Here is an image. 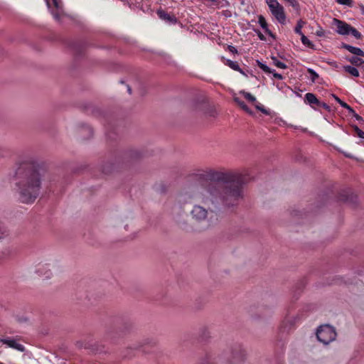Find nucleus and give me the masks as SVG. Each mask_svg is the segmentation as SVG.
Instances as JSON below:
<instances>
[{
    "label": "nucleus",
    "instance_id": "1",
    "mask_svg": "<svg viewBox=\"0 0 364 364\" xmlns=\"http://www.w3.org/2000/svg\"><path fill=\"white\" fill-rule=\"evenodd\" d=\"M14 178L21 201L33 203L38 197L41 188L40 173L28 168L26 164H22L16 168Z\"/></svg>",
    "mask_w": 364,
    "mask_h": 364
},
{
    "label": "nucleus",
    "instance_id": "2",
    "mask_svg": "<svg viewBox=\"0 0 364 364\" xmlns=\"http://www.w3.org/2000/svg\"><path fill=\"white\" fill-rule=\"evenodd\" d=\"M243 192L240 186H232L223 191L219 188L211 186L203 190L198 199L204 205L210 207L221 201L227 206L235 205L242 198Z\"/></svg>",
    "mask_w": 364,
    "mask_h": 364
},
{
    "label": "nucleus",
    "instance_id": "3",
    "mask_svg": "<svg viewBox=\"0 0 364 364\" xmlns=\"http://www.w3.org/2000/svg\"><path fill=\"white\" fill-rule=\"evenodd\" d=\"M336 336V330L329 325H322L316 331V338L323 345H328L335 341Z\"/></svg>",
    "mask_w": 364,
    "mask_h": 364
},
{
    "label": "nucleus",
    "instance_id": "4",
    "mask_svg": "<svg viewBox=\"0 0 364 364\" xmlns=\"http://www.w3.org/2000/svg\"><path fill=\"white\" fill-rule=\"evenodd\" d=\"M333 25L336 27V32L340 35L346 36L351 34L356 39L361 38V34L359 31L344 21L333 18Z\"/></svg>",
    "mask_w": 364,
    "mask_h": 364
},
{
    "label": "nucleus",
    "instance_id": "5",
    "mask_svg": "<svg viewBox=\"0 0 364 364\" xmlns=\"http://www.w3.org/2000/svg\"><path fill=\"white\" fill-rule=\"evenodd\" d=\"M266 3L272 13L280 23H284L286 21V16L283 6L277 1V0H266Z\"/></svg>",
    "mask_w": 364,
    "mask_h": 364
},
{
    "label": "nucleus",
    "instance_id": "6",
    "mask_svg": "<svg viewBox=\"0 0 364 364\" xmlns=\"http://www.w3.org/2000/svg\"><path fill=\"white\" fill-rule=\"evenodd\" d=\"M46 2L53 16L56 20H60L64 14L61 0H46Z\"/></svg>",
    "mask_w": 364,
    "mask_h": 364
},
{
    "label": "nucleus",
    "instance_id": "7",
    "mask_svg": "<svg viewBox=\"0 0 364 364\" xmlns=\"http://www.w3.org/2000/svg\"><path fill=\"white\" fill-rule=\"evenodd\" d=\"M208 215V210L201 205H194L191 215L193 220L197 222H202L207 219Z\"/></svg>",
    "mask_w": 364,
    "mask_h": 364
},
{
    "label": "nucleus",
    "instance_id": "8",
    "mask_svg": "<svg viewBox=\"0 0 364 364\" xmlns=\"http://www.w3.org/2000/svg\"><path fill=\"white\" fill-rule=\"evenodd\" d=\"M0 342L6 345L7 347L13 348L14 350H16L20 352H24L25 351V347L23 345L19 343V341L16 338H2L0 340Z\"/></svg>",
    "mask_w": 364,
    "mask_h": 364
},
{
    "label": "nucleus",
    "instance_id": "9",
    "mask_svg": "<svg viewBox=\"0 0 364 364\" xmlns=\"http://www.w3.org/2000/svg\"><path fill=\"white\" fill-rule=\"evenodd\" d=\"M157 14L161 19L164 20L166 22L170 23H175L176 22V19L174 16H171L163 10H159L157 11Z\"/></svg>",
    "mask_w": 364,
    "mask_h": 364
},
{
    "label": "nucleus",
    "instance_id": "10",
    "mask_svg": "<svg viewBox=\"0 0 364 364\" xmlns=\"http://www.w3.org/2000/svg\"><path fill=\"white\" fill-rule=\"evenodd\" d=\"M343 47L353 54L358 56H364V52L359 48L353 47L349 45H344Z\"/></svg>",
    "mask_w": 364,
    "mask_h": 364
},
{
    "label": "nucleus",
    "instance_id": "11",
    "mask_svg": "<svg viewBox=\"0 0 364 364\" xmlns=\"http://www.w3.org/2000/svg\"><path fill=\"white\" fill-rule=\"evenodd\" d=\"M258 23L267 33L272 36V33L268 28L267 23L266 22V20L264 16H259Z\"/></svg>",
    "mask_w": 364,
    "mask_h": 364
},
{
    "label": "nucleus",
    "instance_id": "12",
    "mask_svg": "<svg viewBox=\"0 0 364 364\" xmlns=\"http://www.w3.org/2000/svg\"><path fill=\"white\" fill-rule=\"evenodd\" d=\"M305 99L310 105L315 104L318 105L320 104V102L318 100L316 97L312 93H306L305 95Z\"/></svg>",
    "mask_w": 364,
    "mask_h": 364
},
{
    "label": "nucleus",
    "instance_id": "13",
    "mask_svg": "<svg viewBox=\"0 0 364 364\" xmlns=\"http://www.w3.org/2000/svg\"><path fill=\"white\" fill-rule=\"evenodd\" d=\"M234 101L246 112L250 114H252V112L248 108V107L245 104L244 102L240 100L238 97H235Z\"/></svg>",
    "mask_w": 364,
    "mask_h": 364
},
{
    "label": "nucleus",
    "instance_id": "14",
    "mask_svg": "<svg viewBox=\"0 0 364 364\" xmlns=\"http://www.w3.org/2000/svg\"><path fill=\"white\" fill-rule=\"evenodd\" d=\"M343 69L345 71L350 74L351 75L354 77H358L359 76V71L357 68L352 67L350 65L344 66Z\"/></svg>",
    "mask_w": 364,
    "mask_h": 364
},
{
    "label": "nucleus",
    "instance_id": "15",
    "mask_svg": "<svg viewBox=\"0 0 364 364\" xmlns=\"http://www.w3.org/2000/svg\"><path fill=\"white\" fill-rule=\"evenodd\" d=\"M225 64L234 70L240 71V68L237 62L230 60H225Z\"/></svg>",
    "mask_w": 364,
    "mask_h": 364
},
{
    "label": "nucleus",
    "instance_id": "16",
    "mask_svg": "<svg viewBox=\"0 0 364 364\" xmlns=\"http://www.w3.org/2000/svg\"><path fill=\"white\" fill-rule=\"evenodd\" d=\"M333 98L336 100V101L341 105V106L346 109H348L349 112H353V109L345 102L342 101L340 98H338L337 96L333 95Z\"/></svg>",
    "mask_w": 364,
    "mask_h": 364
},
{
    "label": "nucleus",
    "instance_id": "17",
    "mask_svg": "<svg viewBox=\"0 0 364 364\" xmlns=\"http://www.w3.org/2000/svg\"><path fill=\"white\" fill-rule=\"evenodd\" d=\"M304 24H305V22L303 21L302 20L298 21L296 26L294 28L295 33L300 36H301V34H304L301 31V28L304 27Z\"/></svg>",
    "mask_w": 364,
    "mask_h": 364
},
{
    "label": "nucleus",
    "instance_id": "18",
    "mask_svg": "<svg viewBox=\"0 0 364 364\" xmlns=\"http://www.w3.org/2000/svg\"><path fill=\"white\" fill-rule=\"evenodd\" d=\"M240 94L242 95L245 99L247 100L252 102H256V98L253 95H252L250 93L247 92L244 90H242L240 92Z\"/></svg>",
    "mask_w": 364,
    "mask_h": 364
},
{
    "label": "nucleus",
    "instance_id": "19",
    "mask_svg": "<svg viewBox=\"0 0 364 364\" xmlns=\"http://www.w3.org/2000/svg\"><path fill=\"white\" fill-rule=\"evenodd\" d=\"M272 59L274 65L277 68L281 69H285L287 68V65L284 63L279 61L277 58L273 57Z\"/></svg>",
    "mask_w": 364,
    "mask_h": 364
},
{
    "label": "nucleus",
    "instance_id": "20",
    "mask_svg": "<svg viewBox=\"0 0 364 364\" xmlns=\"http://www.w3.org/2000/svg\"><path fill=\"white\" fill-rule=\"evenodd\" d=\"M307 70L310 75V79L313 82H315L316 80L318 78V75L313 69L308 68Z\"/></svg>",
    "mask_w": 364,
    "mask_h": 364
},
{
    "label": "nucleus",
    "instance_id": "21",
    "mask_svg": "<svg viewBox=\"0 0 364 364\" xmlns=\"http://www.w3.org/2000/svg\"><path fill=\"white\" fill-rule=\"evenodd\" d=\"M255 108L258 110H259L260 112H262L263 114H266V115H268L269 114V111L267 110V109H265L264 107V106L262 105H261L260 103L259 102H256L255 104Z\"/></svg>",
    "mask_w": 364,
    "mask_h": 364
},
{
    "label": "nucleus",
    "instance_id": "22",
    "mask_svg": "<svg viewBox=\"0 0 364 364\" xmlns=\"http://www.w3.org/2000/svg\"><path fill=\"white\" fill-rule=\"evenodd\" d=\"M301 40L304 46H306L308 47H311L313 46L312 43L307 38V37L305 36L304 34H301Z\"/></svg>",
    "mask_w": 364,
    "mask_h": 364
},
{
    "label": "nucleus",
    "instance_id": "23",
    "mask_svg": "<svg viewBox=\"0 0 364 364\" xmlns=\"http://www.w3.org/2000/svg\"><path fill=\"white\" fill-rule=\"evenodd\" d=\"M350 61L356 65H360L362 64H364V60L358 57H353Z\"/></svg>",
    "mask_w": 364,
    "mask_h": 364
},
{
    "label": "nucleus",
    "instance_id": "24",
    "mask_svg": "<svg viewBox=\"0 0 364 364\" xmlns=\"http://www.w3.org/2000/svg\"><path fill=\"white\" fill-rule=\"evenodd\" d=\"M259 68L265 73H273V70L269 68L267 65H266L264 63H259Z\"/></svg>",
    "mask_w": 364,
    "mask_h": 364
},
{
    "label": "nucleus",
    "instance_id": "25",
    "mask_svg": "<svg viewBox=\"0 0 364 364\" xmlns=\"http://www.w3.org/2000/svg\"><path fill=\"white\" fill-rule=\"evenodd\" d=\"M288 2L294 9L298 10L299 9V4L297 0H284Z\"/></svg>",
    "mask_w": 364,
    "mask_h": 364
},
{
    "label": "nucleus",
    "instance_id": "26",
    "mask_svg": "<svg viewBox=\"0 0 364 364\" xmlns=\"http://www.w3.org/2000/svg\"><path fill=\"white\" fill-rule=\"evenodd\" d=\"M337 2L342 5L351 6L353 1L352 0H337Z\"/></svg>",
    "mask_w": 364,
    "mask_h": 364
},
{
    "label": "nucleus",
    "instance_id": "27",
    "mask_svg": "<svg viewBox=\"0 0 364 364\" xmlns=\"http://www.w3.org/2000/svg\"><path fill=\"white\" fill-rule=\"evenodd\" d=\"M357 136L360 139H364V132L361 129L356 128L355 129Z\"/></svg>",
    "mask_w": 364,
    "mask_h": 364
},
{
    "label": "nucleus",
    "instance_id": "28",
    "mask_svg": "<svg viewBox=\"0 0 364 364\" xmlns=\"http://www.w3.org/2000/svg\"><path fill=\"white\" fill-rule=\"evenodd\" d=\"M273 76L277 79H279V80H282L283 79V77L281 74H279L277 73H276L274 70H273V73H271Z\"/></svg>",
    "mask_w": 364,
    "mask_h": 364
},
{
    "label": "nucleus",
    "instance_id": "29",
    "mask_svg": "<svg viewBox=\"0 0 364 364\" xmlns=\"http://www.w3.org/2000/svg\"><path fill=\"white\" fill-rule=\"evenodd\" d=\"M318 106H320V107L326 109V110H329L330 109L329 106L327 104L323 103V102H320V104H318Z\"/></svg>",
    "mask_w": 364,
    "mask_h": 364
},
{
    "label": "nucleus",
    "instance_id": "30",
    "mask_svg": "<svg viewBox=\"0 0 364 364\" xmlns=\"http://www.w3.org/2000/svg\"><path fill=\"white\" fill-rule=\"evenodd\" d=\"M229 50L232 53H237V50L233 46H229Z\"/></svg>",
    "mask_w": 364,
    "mask_h": 364
},
{
    "label": "nucleus",
    "instance_id": "31",
    "mask_svg": "<svg viewBox=\"0 0 364 364\" xmlns=\"http://www.w3.org/2000/svg\"><path fill=\"white\" fill-rule=\"evenodd\" d=\"M207 1L211 3L212 4H216L218 0H206Z\"/></svg>",
    "mask_w": 364,
    "mask_h": 364
},
{
    "label": "nucleus",
    "instance_id": "32",
    "mask_svg": "<svg viewBox=\"0 0 364 364\" xmlns=\"http://www.w3.org/2000/svg\"><path fill=\"white\" fill-rule=\"evenodd\" d=\"M317 35H318V36H321L322 35H323V31H317Z\"/></svg>",
    "mask_w": 364,
    "mask_h": 364
},
{
    "label": "nucleus",
    "instance_id": "33",
    "mask_svg": "<svg viewBox=\"0 0 364 364\" xmlns=\"http://www.w3.org/2000/svg\"><path fill=\"white\" fill-rule=\"evenodd\" d=\"M277 88H278L279 90H281V89H282V87H281V86H279V85H277Z\"/></svg>",
    "mask_w": 364,
    "mask_h": 364
},
{
    "label": "nucleus",
    "instance_id": "34",
    "mask_svg": "<svg viewBox=\"0 0 364 364\" xmlns=\"http://www.w3.org/2000/svg\"><path fill=\"white\" fill-rule=\"evenodd\" d=\"M0 364H4L3 363H0Z\"/></svg>",
    "mask_w": 364,
    "mask_h": 364
}]
</instances>
